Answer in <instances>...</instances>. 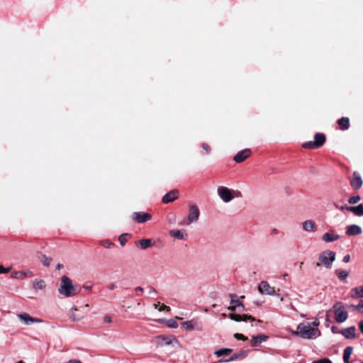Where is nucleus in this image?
I'll list each match as a JSON object with an SVG mask.
<instances>
[{"label":"nucleus","mask_w":363,"mask_h":363,"mask_svg":"<svg viewBox=\"0 0 363 363\" xmlns=\"http://www.w3.org/2000/svg\"><path fill=\"white\" fill-rule=\"evenodd\" d=\"M299 330V337L303 339L313 340L320 335V331L318 328H313L311 323H301L297 326Z\"/></svg>","instance_id":"nucleus-1"},{"label":"nucleus","mask_w":363,"mask_h":363,"mask_svg":"<svg viewBox=\"0 0 363 363\" xmlns=\"http://www.w3.org/2000/svg\"><path fill=\"white\" fill-rule=\"evenodd\" d=\"M58 291L61 295L65 297L73 296L77 294L75 286L73 285L72 280L67 276L62 277Z\"/></svg>","instance_id":"nucleus-2"},{"label":"nucleus","mask_w":363,"mask_h":363,"mask_svg":"<svg viewBox=\"0 0 363 363\" xmlns=\"http://www.w3.org/2000/svg\"><path fill=\"white\" fill-rule=\"evenodd\" d=\"M217 193L220 199L225 203H228L233 199L241 196V193L240 191L230 189L223 186L218 187Z\"/></svg>","instance_id":"nucleus-3"},{"label":"nucleus","mask_w":363,"mask_h":363,"mask_svg":"<svg viewBox=\"0 0 363 363\" xmlns=\"http://www.w3.org/2000/svg\"><path fill=\"white\" fill-rule=\"evenodd\" d=\"M335 259V253L330 250H326L321 252L318 257V261L316 264L317 266L320 264L324 265L327 269L332 267L333 262Z\"/></svg>","instance_id":"nucleus-4"},{"label":"nucleus","mask_w":363,"mask_h":363,"mask_svg":"<svg viewBox=\"0 0 363 363\" xmlns=\"http://www.w3.org/2000/svg\"><path fill=\"white\" fill-rule=\"evenodd\" d=\"M89 311V305L85 304L81 306L79 308L73 307L69 311V318L72 321H79L84 318L85 315Z\"/></svg>","instance_id":"nucleus-5"},{"label":"nucleus","mask_w":363,"mask_h":363,"mask_svg":"<svg viewBox=\"0 0 363 363\" xmlns=\"http://www.w3.org/2000/svg\"><path fill=\"white\" fill-rule=\"evenodd\" d=\"M335 319L337 323H341L345 322L348 314L342 303L337 302L333 306Z\"/></svg>","instance_id":"nucleus-6"},{"label":"nucleus","mask_w":363,"mask_h":363,"mask_svg":"<svg viewBox=\"0 0 363 363\" xmlns=\"http://www.w3.org/2000/svg\"><path fill=\"white\" fill-rule=\"evenodd\" d=\"M182 326L186 330H198L201 331L203 326L201 322L197 319L194 318L190 320L184 321L182 323Z\"/></svg>","instance_id":"nucleus-7"},{"label":"nucleus","mask_w":363,"mask_h":363,"mask_svg":"<svg viewBox=\"0 0 363 363\" xmlns=\"http://www.w3.org/2000/svg\"><path fill=\"white\" fill-rule=\"evenodd\" d=\"M17 317L20 321L26 325H30L33 323H40L43 322L42 319L32 317L27 313H19L17 315Z\"/></svg>","instance_id":"nucleus-8"},{"label":"nucleus","mask_w":363,"mask_h":363,"mask_svg":"<svg viewBox=\"0 0 363 363\" xmlns=\"http://www.w3.org/2000/svg\"><path fill=\"white\" fill-rule=\"evenodd\" d=\"M258 291L263 295H275V289L266 281H262L258 286Z\"/></svg>","instance_id":"nucleus-9"},{"label":"nucleus","mask_w":363,"mask_h":363,"mask_svg":"<svg viewBox=\"0 0 363 363\" xmlns=\"http://www.w3.org/2000/svg\"><path fill=\"white\" fill-rule=\"evenodd\" d=\"M200 211L195 205H190L189 207L188 221L189 223L196 222L199 220Z\"/></svg>","instance_id":"nucleus-10"},{"label":"nucleus","mask_w":363,"mask_h":363,"mask_svg":"<svg viewBox=\"0 0 363 363\" xmlns=\"http://www.w3.org/2000/svg\"><path fill=\"white\" fill-rule=\"evenodd\" d=\"M132 219L139 223H143L150 220L151 215L145 212H135L132 214Z\"/></svg>","instance_id":"nucleus-11"},{"label":"nucleus","mask_w":363,"mask_h":363,"mask_svg":"<svg viewBox=\"0 0 363 363\" xmlns=\"http://www.w3.org/2000/svg\"><path fill=\"white\" fill-rule=\"evenodd\" d=\"M302 228L303 230L307 233H315L318 230V227L315 221L312 220H307L303 222Z\"/></svg>","instance_id":"nucleus-12"},{"label":"nucleus","mask_w":363,"mask_h":363,"mask_svg":"<svg viewBox=\"0 0 363 363\" xmlns=\"http://www.w3.org/2000/svg\"><path fill=\"white\" fill-rule=\"evenodd\" d=\"M251 154V150L250 149H245L242 151L238 152L233 157V160L238 162L240 163L243 162L245 159H247Z\"/></svg>","instance_id":"nucleus-13"},{"label":"nucleus","mask_w":363,"mask_h":363,"mask_svg":"<svg viewBox=\"0 0 363 363\" xmlns=\"http://www.w3.org/2000/svg\"><path fill=\"white\" fill-rule=\"evenodd\" d=\"M179 191L177 189H173L168 193H167L162 198V202L164 203H168L174 201L175 199L178 198Z\"/></svg>","instance_id":"nucleus-14"},{"label":"nucleus","mask_w":363,"mask_h":363,"mask_svg":"<svg viewBox=\"0 0 363 363\" xmlns=\"http://www.w3.org/2000/svg\"><path fill=\"white\" fill-rule=\"evenodd\" d=\"M33 277V273L30 270L14 272L11 274L12 278L21 280L24 279L26 277Z\"/></svg>","instance_id":"nucleus-15"},{"label":"nucleus","mask_w":363,"mask_h":363,"mask_svg":"<svg viewBox=\"0 0 363 363\" xmlns=\"http://www.w3.org/2000/svg\"><path fill=\"white\" fill-rule=\"evenodd\" d=\"M350 184H351V186L354 189H359L362 186V180L360 174L358 172H354L353 173V179H352Z\"/></svg>","instance_id":"nucleus-16"},{"label":"nucleus","mask_w":363,"mask_h":363,"mask_svg":"<svg viewBox=\"0 0 363 363\" xmlns=\"http://www.w3.org/2000/svg\"><path fill=\"white\" fill-rule=\"evenodd\" d=\"M362 228L355 224L347 226L346 230V234L350 236L359 235L362 233Z\"/></svg>","instance_id":"nucleus-17"},{"label":"nucleus","mask_w":363,"mask_h":363,"mask_svg":"<svg viewBox=\"0 0 363 363\" xmlns=\"http://www.w3.org/2000/svg\"><path fill=\"white\" fill-rule=\"evenodd\" d=\"M341 333L347 339H353L356 337V328L354 326H351L342 329Z\"/></svg>","instance_id":"nucleus-18"},{"label":"nucleus","mask_w":363,"mask_h":363,"mask_svg":"<svg viewBox=\"0 0 363 363\" xmlns=\"http://www.w3.org/2000/svg\"><path fill=\"white\" fill-rule=\"evenodd\" d=\"M247 355H248V351H245V350L240 351L238 352H236V353L233 354L229 359H225V360L220 359V360H219V362L220 363H221V362H230V361H233V360H235L236 359H244Z\"/></svg>","instance_id":"nucleus-19"},{"label":"nucleus","mask_w":363,"mask_h":363,"mask_svg":"<svg viewBox=\"0 0 363 363\" xmlns=\"http://www.w3.org/2000/svg\"><path fill=\"white\" fill-rule=\"evenodd\" d=\"M268 339V336L265 335H259L257 336H252L251 340L252 346H257L263 342H265Z\"/></svg>","instance_id":"nucleus-20"},{"label":"nucleus","mask_w":363,"mask_h":363,"mask_svg":"<svg viewBox=\"0 0 363 363\" xmlns=\"http://www.w3.org/2000/svg\"><path fill=\"white\" fill-rule=\"evenodd\" d=\"M339 238V235H335L329 233H324L322 236V240L325 242H331L337 240Z\"/></svg>","instance_id":"nucleus-21"},{"label":"nucleus","mask_w":363,"mask_h":363,"mask_svg":"<svg viewBox=\"0 0 363 363\" xmlns=\"http://www.w3.org/2000/svg\"><path fill=\"white\" fill-rule=\"evenodd\" d=\"M325 142V137L322 133H316L314 136V143L318 148L321 147Z\"/></svg>","instance_id":"nucleus-22"},{"label":"nucleus","mask_w":363,"mask_h":363,"mask_svg":"<svg viewBox=\"0 0 363 363\" xmlns=\"http://www.w3.org/2000/svg\"><path fill=\"white\" fill-rule=\"evenodd\" d=\"M45 282L43 279H35L33 281V287L37 290H43L45 288Z\"/></svg>","instance_id":"nucleus-23"},{"label":"nucleus","mask_w":363,"mask_h":363,"mask_svg":"<svg viewBox=\"0 0 363 363\" xmlns=\"http://www.w3.org/2000/svg\"><path fill=\"white\" fill-rule=\"evenodd\" d=\"M350 211L352 212L356 216H363V204L361 203L357 206H352V208H350Z\"/></svg>","instance_id":"nucleus-24"},{"label":"nucleus","mask_w":363,"mask_h":363,"mask_svg":"<svg viewBox=\"0 0 363 363\" xmlns=\"http://www.w3.org/2000/svg\"><path fill=\"white\" fill-rule=\"evenodd\" d=\"M353 348L352 347H347L344 350L343 359L345 363H350L349 359L352 355Z\"/></svg>","instance_id":"nucleus-25"},{"label":"nucleus","mask_w":363,"mask_h":363,"mask_svg":"<svg viewBox=\"0 0 363 363\" xmlns=\"http://www.w3.org/2000/svg\"><path fill=\"white\" fill-rule=\"evenodd\" d=\"M337 123L342 130H347L350 127V122L348 118L342 117L338 120Z\"/></svg>","instance_id":"nucleus-26"},{"label":"nucleus","mask_w":363,"mask_h":363,"mask_svg":"<svg viewBox=\"0 0 363 363\" xmlns=\"http://www.w3.org/2000/svg\"><path fill=\"white\" fill-rule=\"evenodd\" d=\"M169 234L172 237L179 240H183L184 238V233L180 230H172L169 232Z\"/></svg>","instance_id":"nucleus-27"},{"label":"nucleus","mask_w":363,"mask_h":363,"mask_svg":"<svg viewBox=\"0 0 363 363\" xmlns=\"http://www.w3.org/2000/svg\"><path fill=\"white\" fill-rule=\"evenodd\" d=\"M352 291L354 293V295H352L353 298H363V285L359 287L353 288Z\"/></svg>","instance_id":"nucleus-28"},{"label":"nucleus","mask_w":363,"mask_h":363,"mask_svg":"<svg viewBox=\"0 0 363 363\" xmlns=\"http://www.w3.org/2000/svg\"><path fill=\"white\" fill-rule=\"evenodd\" d=\"M38 259L41 261L43 264L46 267H48L52 262L51 257H48L43 254H40V255L38 256Z\"/></svg>","instance_id":"nucleus-29"},{"label":"nucleus","mask_w":363,"mask_h":363,"mask_svg":"<svg viewBox=\"0 0 363 363\" xmlns=\"http://www.w3.org/2000/svg\"><path fill=\"white\" fill-rule=\"evenodd\" d=\"M139 245L142 249H147L152 245L150 239H142L139 241Z\"/></svg>","instance_id":"nucleus-30"},{"label":"nucleus","mask_w":363,"mask_h":363,"mask_svg":"<svg viewBox=\"0 0 363 363\" xmlns=\"http://www.w3.org/2000/svg\"><path fill=\"white\" fill-rule=\"evenodd\" d=\"M231 352H232V350H231V349H229V348H223V349H220V350H217V351L215 352V354H216L217 357H220V356H222V355H228V354H229Z\"/></svg>","instance_id":"nucleus-31"},{"label":"nucleus","mask_w":363,"mask_h":363,"mask_svg":"<svg viewBox=\"0 0 363 363\" xmlns=\"http://www.w3.org/2000/svg\"><path fill=\"white\" fill-rule=\"evenodd\" d=\"M336 274L337 275L338 278L341 280H344L348 277V273L342 270H337Z\"/></svg>","instance_id":"nucleus-32"},{"label":"nucleus","mask_w":363,"mask_h":363,"mask_svg":"<svg viewBox=\"0 0 363 363\" xmlns=\"http://www.w3.org/2000/svg\"><path fill=\"white\" fill-rule=\"evenodd\" d=\"M303 147L306 149H315L318 148L314 143V141H308L306 143H304L303 144Z\"/></svg>","instance_id":"nucleus-33"},{"label":"nucleus","mask_w":363,"mask_h":363,"mask_svg":"<svg viewBox=\"0 0 363 363\" xmlns=\"http://www.w3.org/2000/svg\"><path fill=\"white\" fill-rule=\"evenodd\" d=\"M100 243L106 248H111L113 246V243L108 240H101Z\"/></svg>","instance_id":"nucleus-34"},{"label":"nucleus","mask_w":363,"mask_h":363,"mask_svg":"<svg viewBox=\"0 0 363 363\" xmlns=\"http://www.w3.org/2000/svg\"><path fill=\"white\" fill-rule=\"evenodd\" d=\"M229 318L231 320L237 321V322L242 321V316H241V315L231 313V314H230Z\"/></svg>","instance_id":"nucleus-35"},{"label":"nucleus","mask_w":363,"mask_h":363,"mask_svg":"<svg viewBox=\"0 0 363 363\" xmlns=\"http://www.w3.org/2000/svg\"><path fill=\"white\" fill-rule=\"evenodd\" d=\"M359 201H360V196H354L350 197L348 200V202L350 204H354V203H357V202H359Z\"/></svg>","instance_id":"nucleus-36"},{"label":"nucleus","mask_w":363,"mask_h":363,"mask_svg":"<svg viewBox=\"0 0 363 363\" xmlns=\"http://www.w3.org/2000/svg\"><path fill=\"white\" fill-rule=\"evenodd\" d=\"M167 325L171 328H177L178 327V323L176 320L170 319L167 321Z\"/></svg>","instance_id":"nucleus-37"},{"label":"nucleus","mask_w":363,"mask_h":363,"mask_svg":"<svg viewBox=\"0 0 363 363\" xmlns=\"http://www.w3.org/2000/svg\"><path fill=\"white\" fill-rule=\"evenodd\" d=\"M127 235H128V234H122L119 236L118 240L122 246H123L127 241V240H126Z\"/></svg>","instance_id":"nucleus-38"},{"label":"nucleus","mask_w":363,"mask_h":363,"mask_svg":"<svg viewBox=\"0 0 363 363\" xmlns=\"http://www.w3.org/2000/svg\"><path fill=\"white\" fill-rule=\"evenodd\" d=\"M231 303L233 304L236 307H242V308H244L242 303L238 299H233L232 298L231 299Z\"/></svg>","instance_id":"nucleus-39"},{"label":"nucleus","mask_w":363,"mask_h":363,"mask_svg":"<svg viewBox=\"0 0 363 363\" xmlns=\"http://www.w3.org/2000/svg\"><path fill=\"white\" fill-rule=\"evenodd\" d=\"M242 316V321H247V320H252V321H254L255 319L250 315H241Z\"/></svg>","instance_id":"nucleus-40"},{"label":"nucleus","mask_w":363,"mask_h":363,"mask_svg":"<svg viewBox=\"0 0 363 363\" xmlns=\"http://www.w3.org/2000/svg\"><path fill=\"white\" fill-rule=\"evenodd\" d=\"M355 309L359 312L363 313V300H361L359 303L355 306Z\"/></svg>","instance_id":"nucleus-41"},{"label":"nucleus","mask_w":363,"mask_h":363,"mask_svg":"<svg viewBox=\"0 0 363 363\" xmlns=\"http://www.w3.org/2000/svg\"><path fill=\"white\" fill-rule=\"evenodd\" d=\"M234 337L238 339V340H247V337L244 336L243 335L240 334V333H235L234 334Z\"/></svg>","instance_id":"nucleus-42"},{"label":"nucleus","mask_w":363,"mask_h":363,"mask_svg":"<svg viewBox=\"0 0 363 363\" xmlns=\"http://www.w3.org/2000/svg\"><path fill=\"white\" fill-rule=\"evenodd\" d=\"M313 328H318L320 325V322L318 318H314L313 321L311 324Z\"/></svg>","instance_id":"nucleus-43"},{"label":"nucleus","mask_w":363,"mask_h":363,"mask_svg":"<svg viewBox=\"0 0 363 363\" xmlns=\"http://www.w3.org/2000/svg\"><path fill=\"white\" fill-rule=\"evenodd\" d=\"M312 363H333L330 359L324 358L320 360L314 361Z\"/></svg>","instance_id":"nucleus-44"},{"label":"nucleus","mask_w":363,"mask_h":363,"mask_svg":"<svg viewBox=\"0 0 363 363\" xmlns=\"http://www.w3.org/2000/svg\"><path fill=\"white\" fill-rule=\"evenodd\" d=\"M11 268H4L3 266L0 265V274H6L9 272Z\"/></svg>","instance_id":"nucleus-45"},{"label":"nucleus","mask_w":363,"mask_h":363,"mask_svg":"<svg viewBox=\"0 0 363 363\" xmlns=\"http://www.w3.org/2000/svg\"><path fill=\"white\" fill-rule=\"evenodd\" d=\"M202 147H203V150H205V151H206V153H209V152H210V151H211V147H210V146H209L208 145H207V144H203V145H202Z\"/></svg>","instance_id":"nucleus-46"},{"label":"nucleus","mask_w":363,"mask_h":363,"mask_svg":"<svg viewBox=\"0 0 363 363\" xmlns=\"http://www.w3.org/2000/svg\"><path fill=\"white\" fill-rule=\"evenodd\" d=\"M158 310H159V311H164V310H166V311H169V308L168 306H167L164 305V304H162V305L160 306V308H159V309H158Z\"/></svg>","instance_id":"nucleus-47"},{"label":"nucleus","mask_w":363,"mask_h":363,"mask_svg":"<svg viewBox=\"0 0 363 363\" xmlns=\"http://www.w3.org/2000/svg\"><path fill=\"white\" fill-rule=\"evenodd\" d=\"M350 208H352V206H347V205H345V206H341L340 208V210H342V211L346 210V211H350Z\"/></svg>","instance_id":"nucleus-48"},{"label":"nucleus","mask_w":363,"mask_h":363,"mask_svg":"<svg viewBox=\"0 0 363 363\" xmlns=\"http://www.w3.org/2000/svg\"><path fill=\"white\" fill-rule=\"evenodd\" d=\"M104 320L106 323H110L112 320H111V316L106 315V316L104 317Z\"/></svg>","instance_id":"nucleus-49"},{"label":"nucleus","mask_w":363,"mask_h":363,"mask_svg":"<svg viewBox=\"0 0 363 363\" xmlns=\"http://www.w3.org/2000/svg\"><path fill=\"white\" fill-rule=\"evenodd\" d=\"M289 332L293 335H296V336H298L299 337V330H297L296 331L294 330H289Z\"/></svg>","instance_id":"nucleus-50"},{"label":"nucleus","mask_w":363,"mask_h":363,"mask_svg":"<svg viewBox=\"0 0 363 363\" xmlns=\"http://www.w3.org/2000/svg\"><path fill=\"white\" fill-rule=\"evenodd\" d=\"M350 256L349 255H345L344 257H343V262H350Z\"/></svg>","instance_id":"nucleus-51"},{"label":"nucleus","mask_w":363,"mask_h":363,"mask_svg":"<svg viewBox=\"0 0 363 363\" xmlns=\"http://www.w3.org/2000/svg\"><path fill=\"white\" fill-rule=\"evenodd\" d=\"M116 287H117V286H116V284H114V283L110 284L108 285V289H109L110 290H113V289H115Z\"/></svg>","instance_id":"nucleus-52"},{"label":"nucleus","mask_w":363,"mask_h":363,"mask_svg":"<svg viewBox=\"0 0 363 363\" xmlns=\"http://www.w3.org/2000/svg\"><path fill=\"white\" fill-rule=\"evenodd\" d=\"M67 363H82V362L78 359H71V360L68 361Z\"/></svg>","instance_id":"nucleus-53"},{"label":"nucleus","mask_w":363,"mask_h":363,"mask_svg":"<svg viewBox=\"0 0 363 363\" xmlns=\"http://www.w3.org/2000/svg\"><path fill=\"white\" fill-rule=\"evenodd\" d=\"M359 328L361 332L363 333V320H361L359 323Z\"/></svg>","instance_id":"nucleus-54"},{"label":"nucleus","mask_w":363,"mask_h":363,"mask_svg":"<svg viewBox=\"0 0 363 363\" xmlns=\"http://www.w3.org/2000/svg\"><path fill=\"white\" fill-rule=\"evenodd\" d=\"M135 290L137 292H139V291L142 292V291H143V289L142 287H140V286L136 287Z\"/></svg>","instance_id":"nucleus-55"},{"label":"nucleus","mask_w":363,"mask_h":363,"mask_svg":"<svg viewBox=\"0 0 363 363\" xmlns=\"http://www.w3.org/2000/svg\"><path fill=\"white\" fill-rule=\"evenodd\" d=\"M162 339H163L164 341H166V343H167V345L171 344V341H170V340H167V338H166V337H162Z\"/></svg>","instance_id":"nucleus-56"},{"label":"nucleus","mask_w":363,"mask_h":363,"mask_svg":"<svg viewBox=\"0 0 363 363\" xmlns=\"http://www.w3.org/2000/svg\"><path fill=\"white\" fill-rule=\"evenodd\" d=\"M235 308H236V306H230V307L228 308V309H229L230 311H234L235 310Z\"/></svg>","instance_id":"nucleus-57"},{"label":"nucleus","mask_w":363,"mask_h":363,"mask_svg":"<svg viewBox=\"0 0 363 363\" xmlns=\"http://www.w3.org/2000/svg\"><path fill=\"white\" fill-rule=\"evenodd\" d=\"M62 267H63V265H62V264H58L57 265L56 269H62Z\"/></svg>","instance_id":"nucleus-58"},{"label":"nucleus","mask_w":363,"mask_h":363,"mask_svg":"<svg viewBox=\"0 0 363 363\" xmlns=\"http://www.w3.org/2000/svg\"><path fill=\"white\" fill-rule=\"evenodd\" d=\"M331 330H332V332H333V333H337V332L335 331V326H333V327L331 328Z\"/></svg>","instance_id":"nucleus-59"},{"label":"nucleus","mask_w":363,"mask_h":363,"mask_svg":"<svg viewBox=\"0 0 363 363\" xmlns=\"http://www.w3.org/2000/svg\"><path fill=\"white\" fill-rule=\"evenodd\" d=\"M277 297H279V298H280V300L282 301H283V298L280 296L279 294H276Z\"/></svg>","instance_id":"nucleus-60"},{"label":"nucleus","mask_w":363,"mask_h":363,"mask_svg":"<svg viewBox=\"0 0 363 363\" xmlns=\"http://www.w3.org/2000/svg\"><path fill=\"white\" fill-rule=\"evenodd\" d=\"M357 306V305H350V307L355 309V306Z\"/></svg>","instance_id":"nucleus-61"},{"label":"nucleus","mask_w":363,"mask_h":363,"mask_svg":"<svg viewBox=\"0 0 363 363\" xmlns=\"http://www.w3.org/2000/svg\"><path fill=\"white\" fill-rule=\"evenodd\" d=\"M84 288H85L86 289H91V286H84Z\"/></svg>","instance_id":"nucleus-62"},{"label":"nucleus","mask_w":363,"mask_h":363,"mask_svg":"<svg viewBox=\"0 0 363 363\" xmlns=\"http://www.w3.org/2000/svg\"><path fill=\"white\" fill-rule=\"evenodd\" d=\"M154 306H155V308H158L157 304H155Z\"/></svg>","instance_id":"nucleus-63"}]
</instances>
